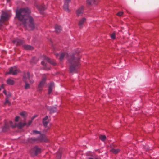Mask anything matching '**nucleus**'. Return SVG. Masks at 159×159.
<instances>
[{"label":"nucleus","mask_w":159,"mask_h":159,"mask_svg":"<svg viewBox=\"0 0 159 159\" xmlns=\"http://www.w3.org/2000/svg\"><path fill=\"white\" fill-rule=\"evenodd\" d=\"M30 11L27 8H21L16 11V17L21 21L24 26L29 30H32L34 28V25L33 18L30 16Z\"/></svg>","instance_id":"1"},{"label":"nucleus","mask_w":159,"mask_h":159,"mask_svg":"<svg viewBox=\"0 0 159 159\" xmlns=\"http://www.w3.org/2000/svg\"><path fill=\"white\" fill-rule=\"evenodd\" d=\"M76 55L70 56L68 60L69 64V71L70 73L76 72L80 68V58H76Z\"/></svg>","instance_id":"2"},{"label":"nucleus","mask_w":159,"mask_h":159,"mask_svg":"<svg viewBox=\"0 0 159 159\" xmlns=\"http://www.w3.org/2000/svg\"><path fill=\"white\" fill-rule=\"evenodd\" d=\"M32 78L33 76L30 75L29 72H27L24 73L23 76V80L25 84V89H26L30 88L29 84L27 83L28 80H29V82L30 84H32L34 83V81L32 79Z\"/></svg>","instance_id":"3"},{"label":"nucleus","mask_w":159,"mask_h":159,"mask_svg":"<svg viewBox=\"0 0 159 159\" xmlns=\"http://www.w3.org/2000/svg\"><path fill=\"white\" fill-rule=\"evenodd\" d=\"M48 139L44 135H41L37 138H30L29 139V141L31 143L40 142H46Z\"/></svg>","instance_id":"4"},{"label":"nucleus","mask_w":159,"mask_h":159,"mask_svg":"<svg viewBox=\"0 0 159 159\" xmlns=\"http://www.w3.org/2000/svg\"><path fill=\"white\" fill-rule=\"evenodd\" d=\"M8 19L9 16L7 13L4 12L2 14L0 19V29H1L4 22L7 20Z\"/></svg>","instance_id":"5"},{"label":"nucleus","mask_w":159,"mask_h":159,"mask_svg":"<svg viewBox=\"0 0 159 159\" xmlns=\"http://www.w3.org/2000/svg\"><path fill=\"white\" fill-rule=\"evenodd\" d=\"M41 152V149L37 146H35L30 151V152L33 156H37Z\"/></svg>","instance_id":"6"},{"label":"nucleus","mask_w":159,"mask_h":159,"mask_svg":"<svg viewBox=\"0 0 159 159\" xmlns=\"http://www.w3.org/2000/svg\"><path fill=\"white\" fill-rule=\"evenodd\" d=\"M85 7L83 6H82L79 7L76 11V14L78 17L82 16Z\"/></svg>","instance_id":"7"},{"label":"nucleus","mask_w":159,"mask_h":159,"mask_svg":"<svg viewBox=\"0 0 159 159\" xmlns=\"http://www.w3.org/2000/svg\"><path fill=\"white\" fill-rule=\"evenodd\" d=\"M20 72L19 70L17 69L16 67H11L9 71L6 73V75L12 74L13 75H15Z\"/></svg>","instance_id":"8"},{"label":"nucleus","mask_w":159,"mask_h":159,"mask_svg":"<svg viewBox=\"0 0 159 159\" xmlns=\"http://www.w3.org/2000/svg\"><path fill=\"white\" fill-rule=\"evenodd\" d=\"M9 123L12 127L14 128L17 126V127L19 129H21L26 125V123L25 122L22 123L21 122H20L17 125L16 124H15L14 125H13V123L12 121H10Z\"/></svg>","instance_id":"9"},{"label":"nucleus","mask_w":159,"mask_h":159,"mask_svg":"<svg viewBox=\"0 0 159 159\" xmlns=\"http://www.w3.org/2000/svg\"><path fill=\"white\" fill-rule=\"evenodd\" d=\"M46 80V78L45 77H43L42 79V80L40 82L38 85V89L39 90L41 91L44 84L45 83Z\"/></svg>","instance_id":"10"},{"label":"nucleus","mask_w":159,"mask_h":159,"mask_svg":"<svg viewBox=\"0 0 159 159\" xmlns=\"http://www.w3.org/2000/svg\"><path fill=\"white\" fill-rule=\"evenodd\" d=\"M86 19L85 17H83L79 20L78 23V25L80 28L83 27L84 24L86 22Z\"/></svg>","instance_id":"11"},{"label":"nucleus","mask_w":159,"mask_h":159,"mask_svg":"<svg viewBox=\"0 0 159 159\" xmlns=\"http://www.w3.org/2000/svg\"><path fill=\"white\" fill-rule=\"evenodd\" d=\"M12 43L16 45H20L24 43V41L17 39L13 40Z\"/></svg>","instance_id":"12"},{"label":"nucleus","mask_w":159,"mask_h":159,"mask_svg":"<svg viewBox=\"0 0 159 159\" xmlns=\"http://www.w3.org/2000/svg\"><path fill=\"white\" fill-rule=\"evenodd\" d=\"M50 120L47 116H46L43 120L42 123L45 127H46L48 123H49Z\"/></svg>","instance_id":"13"},{"label":"nucleus","mask_w":159,"mask_h":159,"mask_svg":"<svg viewBox=\"0 0 159 159\" xmlns=\"http://www.w3.org/2000/svg\"><path fill=\"white\" fill-rule=\"evenodd\" d=\"M44 60L53 65H55L56 64V63L55 61H53L51 60L48 57L45 56H44Z\"/></svg>","instance_id":"14"},{"label":"nucleus","mask_w":159,"mask_h":159,"mask_svg":"<svg viewBox=\"0 0 159 159\" xmlns=\"http://www.w3.org/2000/svg\"><path fill=\"white\" fill-rule=\"evenodd\" d=\"M70 2H65L63 6V8L64 10L67 12H69L70 11L69 9V3Z\"/></svg>","instance_id":"15"},{"label":"nucleus","mask_w":159,"mask_h":159,"mask_svg":"<svg viewBox=\"0 0 159 159\" xmlns=\"http://www.w3.org/2000/svg\"><path fill=\"white\" fill-rule=\"evenodd\" d=\"M68 56V55L66 52H62L61 53L59 57V60L60 61H62L65 57H66Z\"/></svg>","instance_id":"16"},{"label":"nucleus","mask_w":159,"mask_h":159,"mask_svg":"<svg viewBox=\"0 0 159 159\" xmlns=\"http://www.w3.org/2000/svg\"><path fill=\"white\" fill-rule=\"evenodd\" d=\"M54 87V83H53L51 82L50 83L48 87V94H50L52 93L53 87Z\"/></svg>","instance_id":"17"},{"label":"nucleus","mask_w":159,"mask_h":159,"mask_svg":"<svg viewBox=\"0 0 159 159\" xmlns=\"http://www.w3.org/2000/svg\"><path fill=\"white\" fill-rule=\"evenodd\" d=\"M22 46L24 49L26 50H32L34 49L33 47L28 45H24Z\"/></svg>","instance_id":"18"},{"label":"nucleus","mask_w":159,"mask_h":159,"mask_svg":"<svg viewBox=\"0 0 159 159\" xmlns=\"http://www.w3.org/2000/svg\"><path fill=\"white\" fill-rule=\"evenodd\" d=\"M38 9L41 13L42 14L43 11L46 8L44 6H39L38 7Z\"/></svg>","instance_id":"19"},{"label":"nucleus","mask_w":159,"mask_h":159,"mask_svg":"<svg viewBox=\"0 0 159 159\" xmlns=\"http://www.w3.org/2000/svg\"><path fill=\"white\" fill-rule=\"evenodd\" d=\"M55 30L56 32L57 33H59L61 30V26L56 25H55Z\"/></svg>","instance_id":"20"},{"label":"nucleus","mask_w":159,"mask_h":159,"mask_svg":"<svg viewBox=\"0 0 159 159\" xmlns=\"http://www.w3.org/2000/svg\"><path fill=\"white\" fill-rule=\"evenodd\" d=\"M7 83L9 85H13L14 84L15 82L13 80L9 79H7Z\"/></svg>","instance_id":"21"},{"label":"nucleus","mask_w":159,"mask_h":159,"mask_svg":"<svg viewBox=\"0 0 159 159\" xmlns=\"http://www.w3.org/2000/svg\"><path fill=\"white\" fill-rule=\"evenodd\" d=\"M20 115L24 118L26 119L27 115V112L24 111L20 112Z\"/></svg>","instance_id":"22"},{"label":"nucleus","mask_w":159,"mask_h":159,"mask_svg":"<svg viewBox=\"0 0 159 159\" xmlns=\"http://www.w3.org/2000/svg\"><path fill=\"white\" fill-rule=\"evenodd\" d=\"M110 151L114 154H117L120 151V150L119 149H115L114 148H112Z\"/></svg>","instance_id":"23"},{"label":"nucleus","mask_w":159,"mask_h":159,"mask_svg":"<svg viewBox=\"0 0 159 159\" xmlns=\"http://www.w3.org/2000/svg\"><path fill=\"white\" fill-rule=\"evenodd\" d=\"M41 64L44 66V69L46 70H48L50 69V67H46V63H45V62L43 61L41 62Z\"/></svg>","instance_id":"24"},{"label":"nucleus","mask_w":159,"mask_h":159,"mask_svg":"<svg viewBox=\"0 0 159 159\" xmlns=\"http://www.w3.org/2000/svg\"><path fill=\"white\" fill-rule=\"evenodd\" d=\"M100 139L102 141H104L106 138V136L104 135H101L99 136Z\"/></svg>","instance_id":"25"},{"label":"nucleus","mask_w":159,"mask_h":159,"mask_svg":"<svg viewBox=\"0 0 159 159\" xmlns=\"http://www.w3.org/2000/svg\"><path fill=\"white\" fill-rule=\"evenodd\" d=\"M57 111V108L55 107H52L51 108L50 110V112L53 113L56 112Z\"/></svg>","instance_id":"26"},{"label":"nucleus","mask_w":159,"mask_h":159,"mask_svg":"<svg viewBox=\"0 0 159 159\" xmlns=\"http://www.w3.org/2000/svg\"><path fill=\"white\" fill-rule=\"evenodd\" d=\"M4 104H8L9 105V106L10 105L11 103L9 102V99L8 98H6V99L5 102Z\"/></svg>","instance_id":"27"},{"label":"nucleus","mask_w":159,"mask_h":159,"mask_svg":"<svg viewBox=\"0 0 159 159\" xmlns=\"http://www.w3.org/2000/svg\"><path fill=\"white\" fill-rule=\"evenodd\" d=\"M8 126L6 124H5V126L3 128V131L5 132L6 131L7 129H8Z\"/></svg>","instance_id":"28"},{"label":"nucleus","mask_w":159,"mask_h":159,"mask_svg":"<svg viewBox=\"0 0 159 159\" xmlns=\"http://www.w3.org/2000/svg\"><path fill=\"white\" fill-rule=\"evenodd\" d=\"M87 3L89 5L93 4L92 0H87L86 1Z\"/></svg>","instance_id":"29"},{"label":"nucleus","mask_w":159,"mask_h":159,"mask_svg":"<svg viewBox=\"0 0 159 159\" xmlns=\"http://www.w3.org/2000/svg\"><path fill=\"white\" fill-rule=\"evenodd\" d=\"M93 4H97L99 2V0H92Z\"/></svg>","instance_id":"30"},{"label":"nucleus","mask_w":159,"mask_h":159,"mask_svg":"<svg viewBox=\"0 0 159 159\" xmlns=\"http://www.w3.org/2000/svg\"><path fill=\"white\" fill-rule=\"evenodd\" d=\"M111 38L113 39H115V34L114 33H112L111 35Z\"/></svg>","instance_id":"31"},{"label":"nucleus","mask_w":159,"mask_h":159,"mask_svg":"<svg viewBox=\"0 0 159 159\" xmlns=\"http://www.w3.org/2000/svg\"><path fill=\"white\" fill-rule=\"evenodd\" d=\"M123 13L122 12H120L116 14L117 15L119 16H121L123 14Z\"/></svg>","instance_id":"32"},{"label":"nucleus","mask_w":159,"mask_h":159,"mask_svg":"<svg viewBox=\"0 0 159 159\" xmlns=\"http://www.w3.org/2000/svg\"><path fill=\"white\" fill-rule=\"evenodd\" d=\"M32 120H30L28 122V124H26V125L27 126H30L31 124L32 123Z\"/></svg>","instance_id":"33"},{"label":"nucleus","mask_w":159,"mask_h":159,"mask_svg":"<svg viewBox=\"0 0 159 159\" xmlns=\"http://www.w3.org/2000/svg\"><path fill=\"white\" fill-rule=\"evenodd\" d=\"M20 118V117L18 116H17L15 117V121L16 122H18Z\"/></svg>","instance_id":"34"},{"label":"nucleus","mask_w":159,"mask_h":159,"mask_svg":"<svg viewBox=\"0 0 159 159\" xmlns=\"http://www.w3.org/2000/svg\"><path fill=\"white\" fill-rule=\"evenodd\" d=\"M33 134H39L40 133V132L37 131V130H33Z\"/></svg>","instance_id":"35"},{"label":"nucleus","mask_w":159,"mask_h":159,"mask_svg":"<svg viewBox=\"0 0 159 159\" xmlns=\"http://www.w3.org/2000/svg\"><path fill=\"white\" fill-rule=\"evenodd\" d=\"M57 159H60L61 157V155L60 154H57Z\"/></svg>","instance_id":"36"},{"label":"nucleus","mask_w":159,"mask_h":159,"mask_svg":"<svg viewBox=\"0 0 159 159\" xmlns=\"http://www.w3.org/2000/svg\"><path fill=\"white\" fill-rule=\"evenodd\" d=\"M37 115H35L34 116L32 117V118H31V120H34V119L35 118V117H37Z\"/></svg>","instance_id":"37"},{"label":"nucleus","mask_w":159,"mask_h":159,"mask_svg":"<svg viewBox=\"0 0 159 159\" xmlns=\"http://www.w3.org/2000/svg\"><path fill=\"white\" fill-rule=\"evenodd\" d=\"M3 93L7 95V91L6 90H4L3 91Z\"/></svg>","instance_id":"38"},{"label":"nucleus","mask_w":159,"mask_h":159,"mask_svg":"<svg viewBox=\"0 0 159 159\" xmlns=\"http://www.w3.org/2000/svg\"><path fill=\"white\" fill-rule=\"evenodd\" d=\"M55 55L56 56V57L57 58L58 57V54H55Z\"/></svg>","instance_id":"39"},{"label":"nucleus","mask_w":159,"mask_h":159,"mask_svg":"<svg viewBox=\"0 0 159 159\" xmlns=\"http://www.w3.org/2000/svg\"><path fill=\"white\" fill-rule=\"evenodd\" d=\"M8 24V23H4V25H7Z\"/></svg>","instance_id":"40"},{"label":"nucleus","mask_w":159,"mask_h":159,"mask_svg":"<svg viewBox=\"0 0 159 159\" xmlns=\"http://www.w3.org/2000/svg\"><path fill=\"white\" fill-rule=\"evenodd\" d=\"M10 0H7V2H9L10 1Z\"/></svg>","instance_id":"41"}]
</instances>
